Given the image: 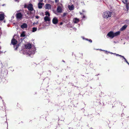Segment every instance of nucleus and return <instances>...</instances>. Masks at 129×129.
Here are the masks:
<instances>
[{
	"mask_svg": "<svg viewBox=\"0 0 129 129\" xmlns=\"http://www.w3.org/2000/svg\"><path fill=\"white\" fill-rule=\"evenodd\" d=\"M31 45L29 43L25 45V49L24 51H25L24 52V54H28L29 56L34 54L35 53L36 49L34 47H32L31 48Z\"/></svg>",
	"mask_w": 129,
	"mask_h": 129,
	"instance_id": "f257e3e1",
	"label": "nucleus"
},
{
	"mask_svg": "<svg viewBox=\"0 0 129 129\" xmlns=\"http://www.w3.org/2000/svg\"><path fill=\"white\" fill-rule=\"evenodd\" d=\"M120 33V32L119 31H117L115 33H114L112 31H111L108 33L107 35V38H109L111 39L113 38L114 37L119 35Z\"/></svg>",
	"mask_w": 129,
	"mask_h": 129,
	"instance_id": "f03ea898",
	"label": "nucleus"
},
{
	"mask_svg": "<svg viewBox=\"0 0 129 129\" xmlns=\"http://www.w3.org/2000/svg\"><path fill=\"white\" fill-rule=\"evenodd\" d=\"M112 13L109 11L104 12L103 15V17L104 18L108 19L111 16Z\"/></svg>",
	"mask_w": 129,
	"mask_h": 129,
	"instance_id": "7ed1b4c3",
	"label": "nucleus"
},
{
	"mask_svg": "<svg viewBox=\"0 0 129 129\" xmlns=\"http://www.w3.org/2000/svg\"><path fill=\"white\" fill-rule=\"evenodd\" d=\"M23 15L20 12L16 14V17L18 20H21L22 18Z\"/></svg>",
	"mask_w": 129,
	"mask_h": 129,
	"instance_id": "20e7f679",
	"label": "nucleus"
},
{
	"mask_svg": "<svg viewBox=\"0 0 129 129\" xmlns=\"http://www.w3.org/2000/svg\"><path fill=\"white\" fill-rule=\"evenodd\" d=\"M27 8L29 11H32L33 10H34L35 11V10H34L33 7V5L31 4H28L27 6Z\"/></svg>",
	"mask_w": 129,
	"mask_h": 129,
	"instance_id": "39448f33",
	"label": "nucleus"
},
{
	"mask_svg": "<svg viewBox=\"0 0 129 129\" xmlns=\"http://www.w3.org/2000/svg\"><path fill=\"white\" fill-rule=\"evenodd\" d=\"M122 2L124 4H126V8L127 10H128L129 8V3L127 2V0H126V1H123Z\"/></svg>",
	"mask_w": 129,
	"mask_h": 129,
	"instance_id": "423d86ee",
	"label": "nucleus"
},
{
	"mask_svg": "<svg viewBox=\"0 0 129 129\" xmlns=\"http://www.w3.org/2000/svg\"><path fill=\"white\" fill-rule=\"evenodd\" d=\"M58 22V20L57 18L55 17L53 18L52 19V22L53 24H57Z\"/></svg>",
	"mask_w": 129,
	"mask_h": 129,
	"instance_id": "0eeeda50",
	"label": "nucleus"
},
{
	"mask_svg": "<svg viewBox=\"0 0 129 129\" xmlns=\"http://www.w3.org/2000/svg\"><path fill=\"white\" fill-rule=\"evenodd\" d=\"M56 10L58 13H61L62 12V9L60 6L58 7L57 8Z\"/></svg>",
	"mask_w": 129,
	"mask_h": 129,
	"instance_id": "6e6552de",
	"label": "nucleus"
},
{
	"mask_svg": "<svg viewBox=\"0 0 129 129\" xmlns=\"http://www.w3.org/2000/svg\"><path fill=\"white\" fill-rule=\"evenodd\" d=\"M68 8L69 9L70 11L73 10L74 9V5H68Z\"/></svg>",
	"mask_w": 129,
	"mask_h": 129,
	"instance_id": "1a4fd4ad",
	"label": "nucleus"
},
{
	"mask_svg": "<svg viewBox=\"0 0 129 129\" xmlns=\"http://www.w3.org/2000/svg\"><path fill=\"white\" fill-rule=\"evenodd\" d=\"M4 14L3 13H2L0 14V21H2L4 20Z\"/></svg>",
	"mask_w": 129,
	"mask_h": 129,
	"instance_id": "9d476101",
	"label": "nucleus"
},
{
	"mask_svg": "<svg viewBox=\"0 0 129 129\" xmlns=\"http://www.w3.org/2000/svg\"><path fill=\"white\" fill-rule=\"evenodd\" d=\"M17 42L14 39H13L11 40V43L14 45H15L16 44Z\"/></svg>",
	"mask_w": 129,
	"mask_h": 129,
	"instance_id": "9b49d317",
	"label": "nucleus"
},
{
	"mask_svg": "<svg viewBox=\"0 0 129 129\" xmlns=\"http://www.w3.org/2000/svg\"><path fill=\"white\" fill-rule=\"evenodd\" d=\"M27 24L25 23H24L21 26V27L22 29H24L25 28H26L27 27Z\"/></svg>",
	"mask_w": 129,
	"mask_h": 129,
	"instance_id": "f8f14e48",
	"label": "nucleus"
},
{
	"mask_svg": "<svg viewBox=\"0 0 129 129\" xmlns=\"http://www.w3.org/2000/svg\"><path fill=\"white\" fill-rule=\"evenodd\" d=\"M127 26V25L126 24L124 25L121 28H120V30L122 31L124 30Z\"/></svg>",
	"mask_w": 129,
	"mask_h": 129,
	"instance_id": "ddd939ff",
	"label": "nucleus"
},
{
	"mask_svg": "<svg viewBox=\"0 0 129 129\" xmlns=\"http://www.w3.org/2000/svg\"><path fill=\"white\" fill-rule=\"evenodd\" d=\"M44 20L45 21H49L50 20V17H48L47 16H46L44 18Z\"/></svg>",
	"mask_w": 129,
	"mask_h": 129,
	"instance_id": "4468645a",
	"label": "nucleus"
},
{
	"mask_svg": "<svg viewBox=\"0 0 129 129\" xmlns=\"http://www.w3.org/2000/svg\"><path fill=\"white\" fill-rule=\"evenodd\" d=\"M45 8L46 9H50L51 8V6L49 4H46L45 5Z\"/></svg>",
	"mask_w": 129,
	"mask_h": 129,
	"instance_id": "2eb2a0df",
	"label": "nucleus"
},
{
	"mask_svg": "<svg viewBox=\"0 0 129 129\" xmlns=\"http://www.w3.org/2000/svg\"><path fill=\"white\" fill-rule=\"evenodd\" d=\"M79 21V19L77 18H74L73 20L74 23H78Z\"/></svg>",
	"mask_w": 129,
	"mask_h": 129,
	"instance_id": "dca6fc26",
	"label": "nucleus"
},
{
	"mask_svg": "<svg viewBox=\"0 0 129 129\" xmlns=\"http://www.w3.org/2000/svg\"><path fill=\"white\" fill-rule=\"evenodd\" d=\"M25 34L24 31L22 32V33L21 34L20 36L22 37H24L25 36Z\"/></svg>",
	"mask_w": 129,
	"mask_h": 129,
	"instance_id": "f3484780",
	"label": "nucleus"
},
{
	"mask_svg": "<svg viewBox=\"0 0 129 129\" xmlns=\"http://www.w3.org/2000/svg\"><path fill=\"white\" fill-rule=\"evenodd\" d=\"M42 4L41 3H39L38 4V7L39 8L41 9L42 8Z\"/></svg>",
	"mask_w": 129,
	"mask_h": 129,
	"instance_id": "a211bd4d",
	"label": "nucleus"
},
{
	"mask_svg": "<svg viewBox=\"0 0 129 129\" xmlns=\"http://www.w3.org/2000/svg\"><path fill=\"white\" fill-rule=\"evenodd\" d=\"M37 28L36 27H34L32 28V32H35L37 30Z\"/></svg>",
	"mask_w": 129,
	"mask_h": 129,
	"instance_id": "6ab92c4d",
	"label": "nucleus"
},
{
	"mask_svg": "<svg viewBox=\"0 0 129 129\" xmlns=\"http://www.w3.org/2000/svg\"><path fill=\"white\" fill-rule=\"evenodd\" d=\"M45 15L46 16H50V14L49 12L48 11H46L45 12Z\"/></svg>",
	"mask_w": 129,
	"mask_h": 129,
	"instance_id": "aec40b11",
	"label": "nucleus"
},
{
	"mask_svg": "<svg viewBox=\"0 0 129 129\" xmlns=\"http://www.w3.org/2000/svg\"><path fill=\"white\" fill-rule=\"evenodd\" d=\"M19 46V45H17L16 46H14V47L15 48V50H17V48Z\"/></svg>",
	"mask_w": 129,
	"mask_h": 129,
	"instance_id": "412c9836",
	"label": "nucleus"
},
{
	"mask_svg": "<svg viewBox=\"0 0 129 129\" xmlns=\"http://www.w3.org/2000/svg\"><path fill=\"white\" fill-rule=\"evenodd\" d=\"M122 57L123 58V59L129 65V63L127 61L126 59L123 56H122Z\"/></svg>",
	"mask_w": 129,
	"mask_h": 129,
	"instance_id": "4be33fe9",
	"label": "nucleus"
},
{
	"mask_svg": "<svg viewBox=\"0 0 129 129\" xmlns=\"http://www.w3.org/2000/svg\"><path fill=\"white\" fill-rule=\"evenodd\" d=\"M114 54L116 55L117 56H120L121 57H122V56H122L121 55H119L118 54H116V53H114Z\"/></svg>",
	"mask_w": 129,
	"mask_h": 129,
	"instance_id": "5701e85b",
	"label": "nucleus"
},
{
	"mask_svg": "<svg viewBox=\"0 0 129 129\" xmlns=\"http://www.w3.org/2000/svg\"><path fill=\"white\" fill-rule=\"evenodd\" d=\"M114 54L116 55L117 56H120L121 57H122V56H122L121 55H119L118 54H116V53H114Z\"/></svg>",
	"mask_w": 129,
	"mask_h": 129,
	"instance_id": "b1692460",
	"label": "nucleus"
},
{
	"mask_svg": "<svg viewBox=\"0 0 129 129\" xmlns=\"http://www.w3.org/2000/svg\"><path fill=\"white\" fill-rule=\"evenodd\" d=\"M38 21H37L36 23L34 22L33 23V25H35V24H38Z\"/></svg>",
	"mask_w": 129,
	"mask_h": 129,
	"instance_id": "393cba45",
	"label": "nucleus"
},
{
	"mask_svg": "<svg viewBox=\"0 0 129 129\" xmlns=\"http://www.w3.org/2000/svg\"><path fill=\"white\" fill-rule=\"evenodd\" d=\"M27 5H24V8H27Z\"/></svg>",
	"mask_w": 129,
	"mask_h": 129,
	"instance_id": "a878e982",
	"label": "nucleus"
},
{
	"mask_svg": "<svg viewBox=\"0 0 129 129\" xmlns=\"http://www.w3.org/2000/svg\"><path fill=\"white\" fill-rule=\"evenodd\" d=\"M36 17L37 19H38L39 18V17L38 16H36Z\"/></svg>",
	"mask_w": 129,
	"mask_h": 129,
	"instance_id": "bb28decb",
	"label": "nucleus"
},
{
	"mask_svg": "<svg viewBox=\"0 0 129 129\" xmlns=\"http://www.w3.org/2000/svg\"><path fill=\"white\" fill-rule=\"evenodd\" d=\"M39 1L40 2H42L43 0H39Z\"/></svg>",
	"mask_w": 129,
	"mask_h": 129,
	"instance_id": "cd10ccee",
	"label": "nucleus"
},
{
	"mask_svg": "<svg viewBox=\"0 0 129 129\" xmlns=\"http://www.w3.org/2000/svg\"><path fill=\"white\" fill-rule=\"evenodd\" d=\"M58 1V0H55V2L56 3Z\"/></svg>",
	"mask_w": 129,
	"mask_h": 129,
	"instance_id": "c85d7f7f",
	"label": "nucleus"
},
{
	"mask_svg": "<svg viewBox=\"0 0 129 129\" xmlns=\"http://www.w3.org/2000/svg\"><path fill=\"white\" fill-rule=\"evenodd\" d=\"M73 29L75 31H76V30L77 29L76 28H74Z\"/></svg>",
	"mask_w": 129,
	"mask_h": 129,
	"instance_id": "c756f323",
	"label": "nucleus"
},
{
	"mask_svg": "<svg viewBox=\"0 0 129 129\" xmlns=\"http://www.w3.org/2000/svg\"><path fill=\"white\" fill-rule=\"evenodd\" d=\"M89 41L91 43L92 42V41L91 39L89 40Z\"/></svg>",
	"mask_w": 129,
	"mask_h": 129,
	"instance_id": "7c9ffc66",
	"label": "nucleus"
},
{
	"mask_svg": "<svg viewBox=\"0 0 129 129\" xmlns=\"http://www.w3.org/2000/svg\"><path fill=\"white\" fill-rule=\"evenodd\" d=\"M85 17V16L83 15V18H84Z\"/></svg>",
	"mask_w": 129,
	"mask_h": 129,
	"instance_id": "2f4dec72",
	"label": "nucleus"
},
{
	"mask_svg": "<svg viewBox=\"0 0 129 129\" xmlns=\"http://www.w3.org/2000/svg\"><path fill=\"white\" fill-rule=\"evenodd\" d=\"M83 12H85V10H83Z\"/></svg>",
	"mask_w": 129,
	"mask_h": 129,
	"instance_id": "473e14b6",
	"label": "nucleus"
},
{
	"mask_svg": "<svg viewBox=\"0 0 129 129\" xmlns=\"http://www.w3.org/2000/svg\"><path fill=\"white\" fill-rule=\"evenodd\" d=\"M110 53L111 54H114V53H112V52H110Z\"/></svg>",
	"mask_w": 129,
	"mask_h": 129,
	"instance_id": "72a5a7b5",
	"label": "nucleus"
},
{
	"mask_svg": "<svg viewBox=\"0 0 129 129\" xmlns=\"http://www.w3.org/2000/svg\"><path fill=\"white\" fill-rule=\"evenodd\" d=\"M82 38L83 39H84V37H82Z\"/></svg>",
	"mask_w": 129,
	"mask_h": 129,
	"instance_id": "f704fd0d",
	"label": "nucleus"
},
{
	"mask_svg": "<svg viewBox=\"0 0 129 129\" xmlns=\"http://www.w3.org/2000/svg\"><path fill=\"white\" fill-rule=\"evenodd\" d=\"M15 1H18V0H15Z\"/></svg>",
	"mask_w": 129,
	"mask_h": 129,
	"instance_id": "c9c22d12",
	"label": "nucleus"
},
{
	"mask_svg": "<svg viewBox=\"0 0 129 129\" xmlns=\"http://www.w3.org/2000/svg\"><path fill=\"white\" fill-rule=\"evenodd\" d=\"M86 40H88L87 39H86Z\"/></svg>",
	"mask_w": 129,
	"mask_h": 129,
	"instance_id": "e433bc0d",
	"label": "nucleus"
},
{
	"mask_svg": "<svg viewBox=\"0 0 129 129\" xmlns=\"http://www.w3.org/2000/svg\"><path fill=\"white\" fill-rule=\"evenodd\" d=\"M62 24V23H60V24L61 25V24Z\"/></svg>",
	"mask_w": 129,
	"mask_h": 129,
	"instance_id": "4c0bfd02",
	"label": "nucleus"
},
{
	"mask_svg": "<svg viewBox=\"0 0 129 129\" xmlns=\"http://www.w3.org/2000/svg\"><path fill=\"white\" fill-rule=\"evenodd\" d=\"M80 14L82 15V13H80Z\"/></svg>",
	"mask_w": 129,
	"mask_h": 129,
	"instance_id": "58836bf2",
	"label": "nucleus"
},
{
	"mask_svg": "<svg viewBox=\"0 0 129 129\" xmlns=\"http://www.w3.org/2000/svg\"><path fill=\"white\" fill-rule=\"evenodd\" d=\"M99 50H102V51H103V50H101V49H99Z\"/></svg>",
	"mask_w": 129,
	"mask_h": 129,
	"instance_id": "ea45409f",
	"label": "nucleus"
},
{
	"mask_svg": "<svg viewBox=\"0 0 129 129\" xmlns=\"http://www.w3.org/2000/svg\"><path fill=\"white\" fill-rule=\"evenodd\" d=\"M125 1H126V0H124Z\"/></svg>",
	"mask_w": 129,
	"mask_h": 129,
	"instance_id": "a19ab883",
	"label": "nucleus"
},
{
	"mask_svg": "<svg viewBox=\"0 0 129 129\" xmlns=\"http://www.w3.org/2000/svg\"><path fill=\"white\" fill-rule=\"evenodd\" d=\"M4 22H5V21H4Z\"/></svg>",
	"mask_w": 129,
	"mask_h": 129,
	"instance_id": "79ce46f5",
	"label": "nucleus"
},
{
	"mask_svg": "<svg viewBox=\"0 0 129 129\" xmlns=\"http://www.w3.org/2000/svg\"><path fill=\"white\" fill-rule=\"evenodd\" d=\"M63 61L64 62V61Z\"/></svg>",
	"mask_w": 129,
	"mask_h": 129,
	"instance_id": "37998d69",
	"label": "nucleus"
}]
</instances>
